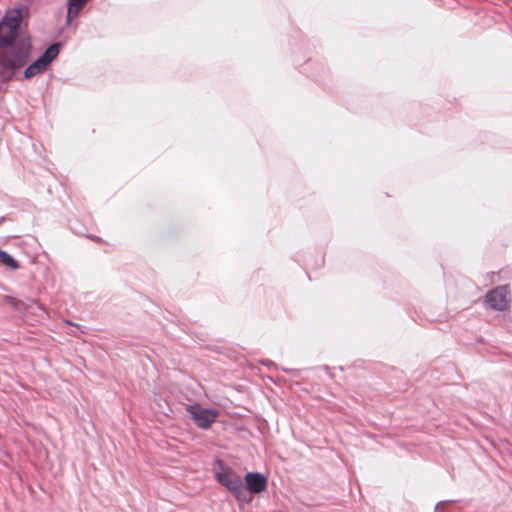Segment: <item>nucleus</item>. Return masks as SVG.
<instances>
[{"label": "nucleus", "mask_w": 512, "mask_h": 512, "mask_svg": "<svg viewBox=\"0 0 512 512\" xmlns=\"http://www.w3.org/2000/svg\"><path fill=\"white\" fill-rule=\"evenodd\" d=\"M449 501H441L439 503H437V505L435 506V511L436 512H442V505L448 503Z\"/></svg>", "instance_id": "nucleus-11"}, {"label": "nucleus", "mask_w": 512, "mask_h": 512, "mask_svg": "<svg viewBox=\"0 0 512 512\" xmlns=\"http://www.w3.org/2000/svg\"><path fill=\"white\" fill-rule=\"evenodd\" d=\"M61 47L62 44L60 42H55L49 45L35 61H33L25 68L23 77L25 79H30L45 71L49 65L57 58Z\"/></svg>", "instance_id": "nucleus-3"}, {"label": "nucleus", "mask_w": 512, "mask_h": 512, "mask_svg": "<svg viewBox=\"0 0 512 512\" xmlns=\"http://www.w3.org/2000/svg\"><path fill=\"white\" fill-rule=\"evenodd\" d=\"M244 490L248 491V499L241 501L243 504H248L253 500V494H258L264 491L267 487L266 477L258 472H248L245 477Z\"/></svg>", "instance_id": "nucleus-5"}, {"label": "nucleus", "mask_w": 512, "mask_h": 512, "mask_svg": "<svg viewBox=\"0 0 512 512\" xmlns=\"http://www.w3.org/2000/svg\"><path fill=\"white\" fill-rule=\"evenodd\" d=\"M23 18V12L21 8H16L7 12L0 24H3L12 29L20 30V23Z\"/></svg>", "instance_id": "nucleus-7"}, {"label": "nucleus", "mask_w": 512, "mask_h": 512, "mask_svg": "<svg viewBox=\"0 0 512 512\" xmlns=\"http://www.w3.org/2000/svg\"><path fill=\"white\" fill-rule=\"evenodd\" d=\"M0 263L5 265L7 268L11 270L19 269V263L17 260L13 258L8 252L0 249Z\"/></svg>", "instance_id": "nucleus-9"}, {"label": "nucleus", "mask_w": 512, "mask_h": 512, "mask_svg": "<svg viewBox=\"0 0 512 512\" xmlns=\"http://www.w3.org/2000/svg\"><path fill=\"white\" fill-rule=\"evenodd\" d=\"M222 471L215 472L217 482L233 494L238 502L248 499V491L244 490L242 478L232 469L225 468L221 460L217 461Z\"/></svg>", "instance_id": "nucleus-2"}, {"label": "nucleus", "mask_w": 512, "mask_h": 512, "mask_svg": "<svg viewBox=\"0 0 512 512\" xmlns=\"http://www.w3.org/2000/svg\"><path fill=\"white\" fill-rule=\"evenodd\" d=\"M3 300L6 304L17 310L19 308V300H17L15 297L10 295H5L3 297Z\"/></svg>", "instance_id": "nucleus-10"}, {"label": "nucleus", "mask_w": 512, "mask_h": 512, "mask_svg": "<svg viewBox=\"0 0 512 512\" xmlns=\"http://www.w3.org/2000/svg\"><path fill=\"white\" fill-rule=\"evenodd\" d=\"M31 37L16 29L0 24V75L12 79L29 61L32 53Z\"/></svg>", "instance_id": "nucleus-1"}, {"label": "nucleus", "mask_w": 512, "mask_h": 512, "mask_svg": "<svg viewBox=\"0 0 512 512\" xmlns=\"http://www.w3.org/2000/svg\"><path fill=\"white\" fill-rule=\"evenodd\" d=\"M88 1L89 0H68V3H67L68 9H67V15H66L67 24H70L72 22V20L79 15L83 6Z\"/></svg>", "instance_id": "nucleus-8"}, {"label": "nucleus", "mask_w": 512, "mask_h": 512, "mask_svg": "<svg viewBox=\"0 0 512 512\" xmlns=\"http://www.w3.org/2000/svg\"><path fill=\"white\" fill-rule=\"evenodd\" d=\"M195 424L202 429L209 428L216 420L218 412L214 409L203 408L200 404L195 403L188 407Z\"/></svg>", "instance_id": "nucleus-4"}, {"label": "nucleus", "mask_w": 512, "mask_h": 512, "mask_svg": "<svg viewBox=\"0 0 512 512\" xmlns=\"http://www.w3.org/2000/svg\"><path fill=\"white\" fill-rule=\"evenodd\" d=\"M285 372H288V373H291V374H295L297 371L294 370V369H283Z\"/></svg>", "instance_id": "nucleus-13"}, {"label": "nucleus", "mask_w": 512, "mask_h": 512, "mask_svg": "<svg viewBox=\"0 0 512 512\" xmlns=\"http://www.w3.org/2000/svg\"><path fill=\"white\" fill-rule=\"evenodd\" d=\"M262 364L265 365V366H270V365H273V363L269 360L267 361H262Z\"/></svg>", "instance_id": "nucleus-12"}, {"label": "nucleus", "mask_w": 512, "mask_h": 512, "mask_svg": "<svg viewBox=\"0 0 512 512\" xmlns=\"http://www.w3.org/2000/svg\"><path fill=\"white\" fill-rule=\"evenodd\" d=\"M507 285L498 286L487 292L485 302L494 310H504L509 302Z\"/></svg>", "instance_id": "nucleus-6"}]
</instances>
